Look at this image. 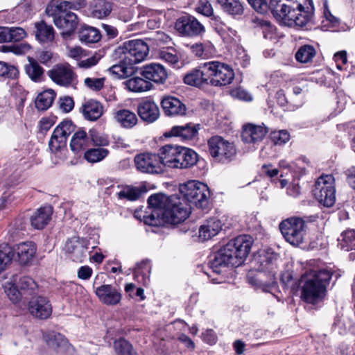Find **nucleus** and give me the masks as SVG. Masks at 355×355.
I'll list each match as a JSON object with an SVG mask.
<instances>
[{
  "mask_svg": "<svg viewBox=\"0 0 355 355\" xmlns=\"http://www.w3.org/2000/svg\"><path fill=\"white\" fill-rule=\"evenodd\" d=\"M87 250L88 247L78 240L69 239L65 244V250L70 254V259L77 263L84 261Z\"/></svg>",
  "mask_w": 355,
  "mask_h": 355,
  "instance_id": "26",
  "label": "nucleus"
},
{
  "mask_svg": "<svg viewBox=\"0 0 355 355\" xmlns=\"http://www.w3.org/2000/svg\"><path fill=\"white\" fill-rule=\"evenodd\" d=\"M99 301L107 306H115L122 299L121 290L112 284H103L95 289Z\"/></svg>",
  "mask_w": 355,
  "mask_h": 355,
  "instance_id": "21",
  "label": "nucleus"
},
{
  "mask_svg": "<svg viewBox=\"0 0 355 355\" xmlns=\"http://www.w3.org/2000/svg\"><path fill=\"white\" fill-rule=\"evenodd\" d=\"M78 35L80 41L85 44L97 43L102 37L98 29L87 25L80 27Z\"/></svg>",
  "mask_w": 355,
  "mask_h": 355,
  "instance_id": "32",
  "label": "nucleus"
},
{
  "mask_svg": "<svg viewBox=\"0 0 355 355\" xmlns=\"http://www.w3.org/2000/svg\"><path fill=\"white\" fill-rule=\"evenodd\" d=\"M60 108L65 113L71 112L74 107V101L72 97L64 96L59 99Z\"/></svg>",
  "mask_w": 355,
  "mask_h": 355,
  "instance_id": "62",
  "label": "nucleus"
},
{
  "mask_svg": "<svg viewBox=\"0 0 355 355\" xmlns=\"http://www.w3.org/2000/svg\"><path fill=\"white\" fill-rule=\"evenodd\" d=\"M137 114L140 119L148 123L155 122L160 115L158 105L151 99H143L137 105Z\"/></svg>",
  "mask_w": 355,
  "mask_h": 355,
  "instance_id": "22",
  "label": "nucleus"
},
{
  "mask_svg": "<svg viewBox=\"0 0 355 355\" xmlns=\"http://www.w3.org/2000/svg\"><path fill=\"white\" fill-rule=\"evenodd\" d=\"M85 85L94 91H100L104 87V78H86L85 79Z\"/></svg>",
  "mask_w": 355,
  "mask_h": 355,
  "instance_id": "58",
  "label": "nucleus"
},
{
  "mask_svg": "<svg viewBox=\"0 0 355 355\" xmlns=\"http://www.w3.org/2000/svg\"><path fill=\"white\" fill-rule=\"evenodd\" d=\"M293 171V179L292 182V195L297 196L300 193V187L299 185L300 177L304 173V166L303 163H293L290 165V169Z\"/></svg>",
  "mask_w": 355,
  "mask_h": 355,
  "instance_id": "47",
  "label": "nucleus"
},
{
  "mask_svg": "<svg viewBox=\"0 0 355 355\" xmlns=\"http://www.w3.org/2000/svg\"><path fill=\"white\" fill-rule=\"evenodd\" d=\"M141 76L151 82L153 87L154 85H164L168 79V72L166 69L161 64L157 62H150L144 64L139 69Z\"/></svg>",
  "mask_w": 355,
  "mask_h": 355,
  "instance_id": "17",
  "label": "nucleus"
},
{
  "mask_svg": "<svg viewBox=\"0 0 355 355\" xmlns=\"http://www.w3.org/2000/svg\"><path fill=\"white\" fill-rule=\"evenodd\" d=\"M207 63L200 64L187 71L182 78L183 83L187 85L202 88L209 85Z\"/></svg>",
  "mask_w": 355,
  "mask_h": 355,
  "instance_id": "19",
  "label": "nucleus"
},
{
  "mask_svg": "<svg viewBox=\"0 0 355 355\" xmlns=\"http://www.w3.org/2000/svg\"><path fill=\"white\" fill-rule=\"evenodd\" d=\"M331 272L324 268H310L302 275L300 280L301 298L306 303L315 304L322 302L327 294V287Z\"/></svg>",
  "mask_w": 355,
  "mask_h": 355,
  "instance_id": "5",
  "label": "nucleus"
},
{
  "mask_svg": "<svg viewBox=\"0 0 355 355\" xmlns=\"http://www.w3.org/2000/svg\"><path fill=\"white\" fill-rule=\"evenodd\" d=\"M81 112L85 119L95 121L103 115V106L100 102L90 99L82 105Z\"/></svg>",
  "mask_w": 355,
  "mask_h": 355,
  "instance_id": "29",
  "label": "nucleus"
},
{
  "mask_svg": "<svg viewBox=\"0 0 355 355\" xmlns=\"http://www.w3.org/2000/svg\"><path fill=\"white\" fill-rule=\"evenodd\" d=\"M114 119L124 128L130 129L138 122L136 114L128 109H121L114 113Z\"/></svg>",
  "mask_w": 355,
  "mask_h": 355,
  "instance_id": "31",
  "label": "nucleus"
},
{
  "mask_svg": "<svg viewBox=\"0 0 355 355\" xmlns=\"http://www.w3.org/2000/svg\"><path fill=\"white\" fill-rule=\"evenodd\" d=\"M76 125L71 119H64L55 128H58L59 134L68 139L69 136L75 131Z\"/></svg>",
  "mask_w": 355,
  "mask_h": 355,
  "instance_id": "54",
  "label": "nucleus"
},
{
  "mask_svg": "<svg viewBox=\"0 0 355 355\" xmlns=\"http://www.w3.org/2000/svg\"><path fill=\"white\" fill-rule=\"evenodd\" d=\"M126 87L133 92H142L153 89L151 82L144 77H132L125 81Z\"/></svg>",
  "mask_w": 355,
  "mask_h": 355,
  "instance_id": "36",
  "label": "nucleus"
},
{
  "mask_svg": "<svg viewBox=\"0 0 355 355\" xmlns=\"http://www.w3.org/2000/svg\"><path fill=\"white\" fill-rule=\"evenodd\" d=\"M54 123V121L51 118L42 117L38 123L39 133L46 135Z\"/></svg>",
  "mask_w": 355,
  "mask_h": 355,
  "instance_id": "63",
  "label": "nucleus"
},
{
  "mask_svg": "<svg viewBox=\"0 0 355 355\" xmlns=\"http://www.w3.org/2000/svg\"><path fill=\"white\" fill-rule=\"evenodd\" d=\"M218 2L229 15H242L244 12L243 5L239 0H218Z\"/></svg>",
  "mask_w": 355,
  "mask_h": 355,
  "instance_id": "42",
  "label": "nucleus"
},
{
  "mask_svg": "<svg viewBox=\"0 0 355 355\" xmlns=\"http://www.w3.org/2000/svg\"><path fill=\"white\" fill-rule=\"evenodd\" d=\"M149 53L148 45L142 40H131L123 43L114 51L119 58L117 64L108 69L114 79H125L137 71L135 64L144 60Z\"/></svg>",
  "mask_w": 355,
  "mask_h": 355,
  "instance_id": "3",
  "label": "nucleus"
},
{
  "mask_svg": "<svg viewBox=\"0 0 355 355\" xmlns=\"http://www.w3.org/2000/svg\"><path fill=\"white\" fill-rule=\"evenodd\" d=\"M142 191L137 187H130L127 191L123 190L117 193L119 199H127L130 201L138 200L141 196Z\"/></svg>",
  "mask_w": 355,
  "mask_h": 355,
  "instance_id": "53",
  "label": "nucleus"
},
{
  "mask_svg": "<svg viewBox=\"0 0 355 355\" xmlns=\"http://www.w3.org/2000/svg\"><path fill=\"white\" fill-rule=\"evenodd\" d=\"M19 71L14 65L0 61V77L7 79L16 80L19 78Z\"/></svg>",
  "mask_w": 355,
  "mask_h": 355,
  "instance_id": "50",
  "label": "nucleus"
},
{
  "mask_svg": "<svg viewBox=\"0 0 355 355\" xmlns=\"http://www.w3.org/2000/svg\"><path fill=\"white\" fill-rule=\"evenodd\" d=\"M151 266L148 260H143L138 263L133 269V278L139 283L145 285L148 279Z\"/></svg>",
  "mask_w": 355,
  "mask_h": 355,
  "instance_id": "37",
  "label": "nucleus"
},
{
  "mask_svg": "<svg viewBox=\"0 0 355 355\" xmlns=\"http://www.w3.org/2000/svg\"><path fill=\"white\" fill-rule=\"evenodd\" d=\"M174 28L181 37H202L206 32L205 26L193 15L182 12L176 19Z\"/></svg>",
  "mask_w": 355,
  "mask_h": 355,
  "instance_id": "12",
  "label": "nucleus"
},
{
  "mask_svg": "<svg viewBox=\"0 0 355 355\" xmlns=\"http://www.w3.org/2000/svg\"><path fill=\"white\" fill-rule=\"evenodd\" d=\"M159 57L173 67H178L179 58L175 53V50L173 48H168L167 49L161 50L159 52Z\"/></svg>",
  "mask_w": 355,
  "mask_h": 355,
  "instance_id": "52",
  "label": "nucleus"
},
{
  "mask_svg": "<svg viewBox=\"0 0 355 355\" xmlns=\"http://www.w3.org/2000/svg\"><path fill=\"white\" fill-rule=\"evenodd\" d=\"M315 54L316 51L313 46L305 44L299 48L295 53V58L300 63H308L312 61Z\"/></svg>",
  "mask_w": 355,
  "mask_h": 355,
  "instance_id": "48",
  "label": "nucleus"
},
{
  "mask_svg": "<svg viewBox=\"0 0 355 355\" xmlns=\"http://www.w3.org/2000/svg\"><path fill=\"white\" fill-rule=\"evenodd\" d=\"M56 97L53 89H46L40 92L35 100V106L39 111H45L51 105Z\"/></svg>",
  "mask_w": 355,
  "mask_h": 355,
  "instance_id": "35",
  "label": "nucleus"
},
{
  "mask_svg": "<svg viewBox=\"0 0 355 355\" xmlns=\"http://www.w3.org/2000/svg\"><path fill=\"white\" fill-rule=\"evenodd\" d=\"M47 74L53 82L62 87H69L78 83V76L68 62L55 64Z\"/></svg>",
  "mask_w": 355,
  "mask_h": 355,
  "instance_id": "15",
  "label": "nucleus"
},
{
  "mask_svg": "<svg viewBox=\"0 0 355 355\" xmlns=\"http://www.w3.org/2000/svg\"><path fill=\"white\" fill-rule=\"evenodd\" d=\"M202 341L209 345H215L218 341L216 333L212 329H207L202 333Z\"/></svg>",
  "mask_w": 355,
  "mask_h": 355,
  "instance_id": "61",
  "label": "nucleus"
},
{
  "mask_svg": "<svg viewBox=\"0 0 355 355\" xmlns=\"http://www.w3.org/2000/svg\"><path fill=\"white\" fill-rule=\"evenodd\" d=\"M161 148L158 153H143L135 157L134 162L137 171L148 174H160L164 173L166 167L162 159Z\"/></svg>",
  "mask_w": 355,
  "mask_h": 355,
  "instance_id": "14",
  "label": "nucleus"
},
{
  "mask_svg": "<svg viewBox=\"0 0 355 355\" xmlns=\"http://www.w3.org/2000/svg\"><path fill=\"white\" fill-rule=\"evenodd\" d=\"M270 138L275 145H282L288 140V133L286 130L273 131Z\"/></svg>",
  "mask_w": 355,
  "mask_h": 355,
  "instance_id": "57",
  "label": "nucleus"
},
{
  "mask_svg": "<svg viewBox=\"0 0 355 355\" xmlns=\"http://www.w3.org/2000/svg\"><path fill=\"white\" fill-rule=\"evenodd\" d=\"M207 63L209 85L223 87L232 83L234 78L233 69L227 64L219 61H209Z\"/></svg>",
  "mask_w": 355,
  "mask_h": 355,
  "instance_id": "13",
  "label": "nucleus"
},
{
  "mask_svg": "<svg viewBox=\"0 0 355 355\" xmlns=\"http://www.w3.org/2000/svg\"><path fill=\"white\" fill-rule=\"evenodd\" d=\"M311 14L305 10H299V12L290 15V27L294 26L297 28H305L310 22Z\"/></svg>",
  "mask_w": 355,
  "mask_h": 355,
  "instance_id": "44",
  "label": "nucleus"
},
{
  "mask_svg": "<svg viewBox=\"0 0 355 355\" xmlns=\"http://www.w3.org/2000/svg\"><path fill=\"white\" fill-rule=\"evenodd\" d=\"M52 214L53 207L51 205L38 208L31 216L30 221L32 227L36 230L44 229L51 220Z\"/></svg>",
  "mask_w": 355,
  "mask_h": 355,
  "instance_id": "25",
  "label": "nucleus"
},
{
  "mask_svg": "<svg viewBox=\"0 0 355 355\" xmlns=\"http://www.w3.org/2000/svg\"><path fill=\"white\" fill-rule=\"evenodd\" d=\"M28 311L35 318L46 320L52 314V305L47 297L36 295L31 297L28 302Z\"/></svg>",
  "mask_w": 355,
  "mask_h": 355,
  "instance_id": "20",
  "label": "nucleus"
},
{
  "mask_svg": "<svg viewBox=\"0 0 355 355\" xmlns=\"http://www.w3.org/2000/svg\"><path fill=\"white\" fill-rule=\"evenodd\" d=\"M113 347L116 355H138L132 343L124 338L115 340Z\"/></svg>",
  "mask_w": 355,
  "mask_h": 355,
  "instance_id": "43",
  "label": "nucleus"
},
{
  "mask_svg": "<svg viewBox=\"0 0 355 355\" xmlns=\"http://www.w3.org/2000/svg\"><path fill=\"white\" fill-rule=\"evenodd\" d=\"M109 144L107 138L101 135L95 128H92L87 133L83 129H79L72 136L69 146L76 154L85 151L92 146H106Z\"/></svg>",
  "mask_w": 355,
  "mask_h": 355,
  "instance_id": "9",
  "label": "nucleus"
},
{
  "mask_svg": "<svg viewBox=\"0 0 355 355\" xmlns=\"http://www.w3.org/2000/svg\"><path fill=\"white\" fill-rule=\"evenodd\" d=\"M29 63L25 65L26 73L31 80L35 83H40L44 80V69L33 58H28Z\"/></svg>",
  "mask_w": 355,
  "mask_h": 355,
  "instance_id": "34",
  "label": "nucleus"
},
{
  "mask_svg": "<svg viewBox=\"0 0 355 355\" xmlns=\"http://www.w3.org/2000/svg\"><path fill=\"white\" fill-rule=\"evenodd\" d=\"M102 146H92L84 151V159L89 163H97L104 159L109 154L107 148Z\"/></svg>",
  "mask_w": 355,
  "mask_h": 355,
  "instance_id": "39",
  "label": "nucleus"
},
{
  "mask_svg": "<svg viewBox=\"0 0 355 355\" xmlns=\"http://www.w3.org/2000/svg\"><path fill=\"white\" fill-rule=\"evenodd\" d=\"M52 58L53 53L50 51L43 50L37 53V59L38 61L46 66H49Z\"/></svg>",
  "mask_w": 355,
  "mask_h": 355,
  "instance_id": "64",
  "label": "nucleus"
},
{
  "mask_svg": "<svg viewBox=\"0 0 355 355\" xmlns=\"http://www.w3.org/2000/svg\"><path fill=\"white\" fill-rule=\"evenodd\" d=\"M45 340L47 345L54 350L65 347L68 343V340L64 335L54 331L46 334L45 336Z\"/></svg>",
  "mask_w": 355,
  "mask_h": 355,
  "instance_id": "45",
  "label": "nucleus"
},
{
  "mask_svg": "<svg viewBox=\"0 0 355 355\" xmlns=\"http://www.w3.org/2000/svg\"><path fill=\"white\" fill-rule=\"evenodd\" d=\"M37 252V245L33 241L21 243L16 245L15 260L21 266L30 265Z\"/></svg>",
  "mask_w": 355,
  "mask_h": 355,
  "instance_id": "23",
  "label": "nucleus"
},
{
  "mask_svg": "<svg viewBox=\"0 0 355 355\" xmlns=\"http://www.w3.org/2000/svg\"><path fill=\"white\" fill-rule=\"evenodd\" d=\"M222 230L221 221L216 218H210L199 229V238L207 241L217 235Z\"/></svg>",
  "mask_w": 355,
  "mask_h": 355,
  "instance_id": "28",
  "label": "nucleus"
},
{
  "mask_svg": "<svg viewBox=\"0 0 355 355\" xmlns=\"http://www.w3.org/2000/svg\"><path fill=\"white\" fill-rule=\"evenodd\" d=\"M191 51L198 58H208L215 53L216 49L210 42H207L193 44L191 46Z\"/></svg>",
  "mask_w": 355,
  "mask_h": 355,
  "instance_id": "40",
  "label": "nucleus"
},
{
  "mask_svg": "<svg viewBox=\"0 0 355 355\" xmlns=\"http://www.w3.org/2000/svg\"><path fill=\"white\" fill-rule=\"evenodd\" d=\"M306 223L300 218H290V244L298 246L302 243L306 230Z\"/></svg>",
  "mask_w": 355,
  "mask_h": 355,
  "instance_id": "27",
  "label": "nucleus"
},
{
  "mask_svg": "<svg viewBox=\"0 0 355 355\" xmlns=\"http://www.w3.org/2000/svg\"><path fill=\"white\" fill-rule=\"evenodd\" d=\"M35 38L40 42H49L54 40V28L44 20L35 23Z\"/></svg>",
  "mask_w": 355,
  "mask_h": 355,
  "instance_id": "33",
  "label": "nucleus"
},
{
  "mask_svg": "<svg viewBox=\"0 0 355 355\" xmlns=\"http://www.w3.org/2000/svg\"><path fill=\"white\" fill-rule=\"evenodd\" d=\"M88 10L92 17L103 19L111 13L112 3L107 0H94L90 3Z\"/></svg>",
  "mask_w": 355,
  "mask_h": 355,
  "instance_id": "30",
  "label": "nucleus"
},
{
  "mask_svg": "<svg viewBox=\"0 0 355 355\" xmlns=\"http://www.w3.org/2000/svg\"><path fill=\"white\" fill-rule=\"evenodd\" d=\"M251 7L257 12L266 14L268 12V2L266 0H247Z\"/></svg>",
  "mask_w": 355,
  "mask_h": 355,
  "instance_id": "59",
  "label": "nucleus"
},
{
  "mask_svg": "<svg viewBox=\"0 0 355 355\" xmlns=\"http://www.w3.org/2000/svg\"><path fill=\"white\" fill-rule=\"evenodd\" d=\"M340 248L345 251L355 249V230H347L342 233L338 239Z\"/></svg>",
  "mask_w": 355,
  "mask_h": 355,
  "instance_id": "49",
  "label": "nucleus"
},
{
  "mask_svg": "<svg viewBox=\"0 0 355 355\" xmlns=\"http://www.w3.org/2000/svg\"><path fill=\"white\" fill-rule=\"evenodd\" d=\"M148 207L141 216L139 211L135 215L142 217L144 223L150 226L161 227L176 225L184 221L189 216V209L184 206L178 195L166 196L158 193L150 196Z\"/></svg>",
  "mask_w": 355,
  "mask_h": 355,
  "instance_id": "1",
  "label": "nucleus"
},
{
  "mask_svg": "<svg viewBox=\"0 0 355 355\" xmlns=\"http://www.w3.org/2000/svg\"><path fill=\"white\" fill-rule=\"evenodd\" d=\"M67 138L59 134L58 128H55L49 141V148L51 153L58 154L67 148Z\"/></svg>",
  "mask_w": 355,
  "mask_h": 355,
  "instance_id": "38",
  "label": "nucleus"
},
{
  "mask_svg": "<svg viewBox=\"0 0 355 355\" xmlns=\"http://www.w3.org/2000/svg\"><path fill=\"white\" fill-rule=\"evenodd\" d=\"M70 2L62 1L55 4L49 3L46 12L53 17V22L55 26L62 31L61 35L63 37L71 36L78 25V18L77 15L72 12H67V8H70Z\"/></svg>",
  "mask_w": 355,
  "mask_h": 355,
  "instance_id": "8",
  "label": "nucleus"
},
{
  "mask_svg": "<svg viewBox=\"0 0 355 355\" xmlns=\"http://www.w3.org/2000/svg\"><path fill=\"white\" fill-rule=\"evenodd\" d=\"M207 146L210 155L219 163H229L236 155L234 143L225 140L221 136L211 137L207 141Z\"/></svg>",
  "mask_w": 355,
  "mask_h": 355,
  "instance_id": "10",
  "label": "nucleus"
},
{
  "mask_svg": "<svg viewBox=\"0 0 355 355\" xmlns=\"http://www.w3.org/2000/svg\"><path fill=\"white\" fill-rule=\"evenodd\" d=\"M195 10L205 17H211L214 13L212 6L208 0H200Z\"/></svg>",
  "mask_w": 355,
  "mask_h": 355,
  "instance_id": "55",
  "label": "nucleus"
},
{
  "mask_svg": "<svg viewBox=\"0 0 355 355\" xmlns=\"http://www.w3.org/2000/svg\"><path fill=\"white\" fill-rule=\"evenodd\" d=\"M15 248H12L6 243L0 244V262L8 265L11 263L12 259H15Z\"/></svg>",
  "mask_w": 355,
  "mask_h": 355,
  "instance_id": "51",
  "label": "nucleus"
},
{
  "mask_svg": "<svg viewBox=\"0 0 355 355\" xmlns=\"http://www.w3.org/2000/svg\"><path fill=\"white\" fill-rule=\"evenodd\" d=\"M267 133L266 127L248 123L243 127L241 139L244 143L255 144L262 141Z\"/></svg>",
  "mask_w": 355,
  "mask_h": 355,
  "instance_id": "24",
  "label": "nucleus"
},
{
  "mask_svg": "<svg viewBox=\"0 0 355 355\" xmlns=\"http://www.w3.org/2000/svg\"><path fill=\"white\" fill-rule=\"evenodd\" d=\"M230 95L235 98L244 101H251L252 97L251 94L245 89L237 87L230 90Z\"/></svg>",
  "mask_w": 355,
  "mask_h": 355,
  "instance_id": "56",
  "label": "nucleus"
},
{
  "mask_svg": "<svg viewBox=\"0 0 355 355\" xmlns=\"http://www.w3.org/2000/svg\"><path fill=\"white\" fill-rule=\"evenodd\" d=\"M200 128V123L189 122L184 125L173 126L164 135L177 137L180 141L187 144L195 143L199 140Z\"/></svg>",
  "mask_w": 355,
  "mask_h": 355,
  "instance_id": "16",
  "label": "nucleus"
},
{
  "mask_svg": "<svg viewBox=\"0 0 355 355\" xmlns=\"http://www.w3.org/2000/svg\"><path fill=\"white\" fill-rule=\"evenodd\" d=\"M179 191L185 205L189 209L195 207L202 210H208L211 192L206 184L197 180H190L180 184Z\"/></svg>",
  "mask_w": 355,
  "mask_h": 355,
  "instance_id": "7",
  "label": "nucleus"
},
{
  "mask_svg": "<svg viewBox=\"0 0 355 355\" xmlns=\"http://www.w3.org/2000/svg\"><path fill=\"white\" fill-rule=\"evenodd\" d=\"M161 154L165 165L171 168H190L197 164L199 157L193 149L173 144L161 147Z\"/></svg>",
  "mask_w": 355,
  "mask_h": 355,
  "instance_id": "6",
  "label": "nucleus"
},
{
  "mask_svg": "<svg viewBox=\"0 0 355 355\" xmlns=\"http://www.w3.org/2000/svg\"><path fill=\"white\" fill-rule=\"evenodd\" d=\"M314 198L324 207H332L336 202L335 180L331 175H322L312 190Z\"/></svg>",
  "mask_w": 355,
  "mask_h": 355,
  "instance_id": "11",
  "label": "nucleus"
},
{
  "mask_svg": "<svg viewBox=\"0 0 355 355\" xmlns=\"http://www.w3.org/2000/svg\"><path fill=\"white\" fill-rule=\"evenodd\" d=\"M26 36L25 30L21 27L10 28V42H19Z\"/></svg>",
  "mask_w": 355,
  "mask_h": 355,
  "instance_id": "60",
  "label": "nucleus"
},
{
  "mask_svg": "<svg viewBox=\"0 0 355 355\" xmlns=\"http://www.w3.org/2000/svg\"><path fill=\"white\" fill-rule=\"evenodd\" d=\"M4 290L7 296L15 304L19 302L23 297L20 292L21 289L17 283V277H13V279L5 285Z\"/></svg>",
  "mask_w": 355,
  "mask_h": 355,
  "instance_id": "46",
  "label": "nucleus"
},
{
  "mask_svg": "<svg viewBox=\"0 0 355 355\" xmlns=\"http://www.w3.org/2000/svg\"><path fill=\"white\" fill-rule=\"evenodd\" d=\"M17 283L19 288L21 289L23 297L26 298L28 296L32 295L37 289V284L36 282L29 276H23L17 279Z\"/></svg>",
  "mask_w": 355,
  "mask_h": 355,
  "instance_id": "41",
  "label": "nucleus"
},
{
  "mask_svg": "<svg viewBox=\"0 0 355 355\" xmlns=\"http://www.w3.org/2000/svg\"><path fill=\"white\" fill-rule=\"evenodd\" d=\"M160 107L164 116L170 118L183 117L187 113L186 105L178 98L171 95L162 96Z\"/></svg>",
  "mask_w": 355,
  "mask_h": 355,
  "instance_id": "18",
  "label": "nucleus"
},
{
  "mask_svg": "<svg viewBox=\"0 0 355 355\" xmlns=\"http://www.w3.org/2000/svg\"><path fill=\"white\" fill-rule=\"evenodd\" d=\"M279 254L272 248L259 250L253 256L252 263L254 268L260 272L257 277H252L250 283L262 289L264 292L271 293L277 287L276 270Z\"/></svg>",
  "mask_w": 355,
  "mask_h": 355,
  "instance_id": "4",
  "label": "nucleus"
},
{
  "mask_svg": "<svg viewBox=\"0 0 355 355\" xmlns=\"http://www.w3.org/2000/svg\"><path fill=\"white\" fill-rule=\"evenodd\" d=\"M253 243V239L247 234L239 235L231 239L213 254L209 261V272H205L214 283H219L217 278H212L213 275H220L223 269L228 267H238L245 261L248 256Z\"/></svg>",
  "mask_w": 355,
  "mask_h": 355,
  "instance_id": "2",
  "label": "nucleus"
}]
</instances>
